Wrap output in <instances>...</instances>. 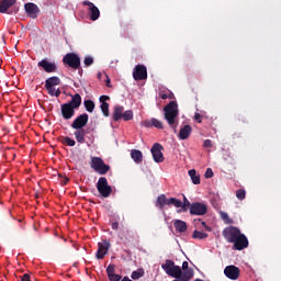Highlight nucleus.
Segmentation results:
<instances>
[{
	"mask_svg": "<svg viewBox=\"0 0 281 281\" xmlns=\"http://www.w3.org/2000/svg\"><path fill=\"white\" fill-rule=\"evenodd\" d=\"M161 269H164L165 273H167V276H170V278H176L180 280H186V278H189V281L194 278V269L190 268L188 261L182 262L181 269V267L175 265V261L167 259L165 263L161 265Z\"/></svg>",
	"mask_w": 281,
	"mask_h": 281,
	"instance_id": "obj_1",
	"label": "nucleus"
},
{
	"mask_svg": "<svg viewBox=\"0 0 281 281\" xmlns=\"http://www.w3.org/2000/svg\"><path fill=\"white\" fill-rule=\"evenodd\" d=\"M223 237L227 243H233V249L236 251H243L247 247V236L240 233L236 226H228L223 229Z\"/></svg>",
	"mask_w": 281,
	"mask_h": 281,
	"instance_id": "obj_2",
	"label": "nucleus"
},
{
	"mask_svg": "<svg viewBox=\"0 0 281 281\" xmlns=\"http://www.w3.org/2000/svg\"><path fill=\"white\" fill-rule=\"evenodd\" d=\"M164 111L167 124L172 128L173 133H177V126H179V121H177V117H179V105L177 104V101H170L164 108Z\"/></svg>",
	"mask_w": 281,
	"mask_h": 281,
	"instance_id": "obj_3",
	"label": "nucleus"
},
{
	"mask_svg": "<svg viewBox=\"0 0 281 281\" xmlns=\"http://www.w3.org/2000/svg\"><path fill=\"white\" fill-rule=\"evenodd\" d=\"M90 168L98 172V175H106L111 170V166L104 164V160L101 157H92L90 162Z\"/></svg>",
	"mask_w": 281,
	"mask_h": 281,
	"instance_id": "obj_4",
	"label": "nucleus"
},
{
	"mask_svg": "<svg viewBox=\"0 0 281 281\" xmlns=\"http://www.w3.org/2000/svg\"><path fill=\"white\" fill-rule=\"evenodd\" d=\"M97 190L103 199H109L111 196V192H113V188L109 186V180L105 177L99 178L97 182Z\"/></svg>",
	"mask_w": 281,
	"mask_h": 281,
	"instance_id": "obj_5",
	"label": "nucleus"
},
{
	"mask_svg": "<svg viewBox=\"0 0 281 281\" xmlns=\"http://www.w3.org/2000/svg\"><path fill=\"white\" fill-rule=\"evenodd\" d=\"M64 65H68L71 69H80V56L76 53H68L63 58Z\"/></svg>",
	"mask_w": 281,
	"mask_h": 281,
	"instance_id": "obj_6",
	"label": "nucleus"
},
{
	"mask_svg": "<svg viewBox=\"0 0 281 281\" xmlns=\"http://www.w3.org/2000/svg\"><path fill=\"white\" fill-rule=\"evenodd\" d=\"M37 67H41L46 74H56L58 71V65L56 61H50L47 58L37 63Z\"/></svg>",
	"mask_w": 281,
	"mask_h": 281,
	"instance_id": "obj_7",
	"label": "nucleus"
},
{
	"mask_svg": "<svg viewBox=\"0 0 281 281\" xmlns=\"http://www.w3.org/2000/svg\"><path fill=\"white\" fill-rule=\"evenodd\" d=\"M191 216H205L207 214V205L201 202L191 203L190 207Z\"/></svg>",
	"mask_w": 281,
	"mask_h": 281,
	"instance_id": "obj_8",
	"label": "nucleus"
},
{
	"mask_svg": "<svg viewBox=\"0 0 281 281\" xmlns=\"http://www.w3.org/2000/svg\"><path fill=\"white\" fill-rule=\"evenodd\" d=\"M109 249H111V243L106 239H103L98 244V250L95 254L97 260H104V256L109 254Z\"/></svg>",
	"mask_w": 281,
	"mask_h": 281,
	"instance_id": "obj_9",
	"label": "nucleus"
},
{
	"mask_svg": "<svg viewBox=\"0 0 281 281\" xmlns=\"http://www.w3.org/2000/svg\"><path fill=\"white\" fill-rule=\"evenodd\" d=\"M164 146L159 143H155L150 149V153L153 155V159L156 164H164Z\"/></svg>",
	"mask_w": 281,
	"mask_h": 281,
	"instance_id": "obj_10",
	"label": "nucleus"
},
{
	"mask_svg": "<svg viewBox=\"0 0 281 281\" xmlns=\"http://www.w3.org/2000/svg\"><path fill=\"white\" fill-rule=\"evenodd\" d=\"M88 123H89V114L83 113L75 119V121L71 124V128H74L75 131L83 130Z\"/></svg>",
	"mask_w": 281,
	"mask_h": 281,
	"instance_id": "obj_11",
	"label": "nucleus"
},
{
	"mask_svg": "<svg viewBox=\"0 0 281 281\" xmlns=\"http://www.w3.org/2000/svg\"><path fill=\"white\" fill-rule=\"evenodd\" d=\"M133 78L136 81L148 79V69L144 65H137L133 71Z\"/></svg>",
	"mask_w": 281,
	"mask_h": 281,
	"instance_id": "obj_12",
	"label": "nucleus"
},
{
	"mask_svg": "<svg viewBox=\"0 0 281 281\" xmlns=\"http://www.w3.org/2000/svg\"><path fill=\"white\" fill-rule=\"evenodd\" d=\"M82 4L88 7V13L91 21H98V19H100V9H98L93 2L85 0Z\"/></svg>",
	"mask_w": 281,
	"mask_h": 281,
	"instance_id": "obj_13",
	"label": "nucleus"
},
{
	"mask_svg": "<svg viewBox=\"0 0 281 281\" xmlns=\"http://www.w3.org/2000/svg\"><path fill=\"white\" fill-rule=\"evenodd\" d=\"M24 10L30 19H38V14H41V9L34 2L25 3Z\"/></svg>",
	"mask_w": 281,
	"mask_h": 281,
	"instance_id": "obj_14",
	"label": "nucleus"
},
{
	"mask_svg": "<svg viewBox=\"0 0 281 281\" xmlns=\"http://www.w3.org/2000/svg\"><path fill=\"white\" fill-rule=\"evenodd\" d=\"M224 276H226V278L229 280H238L240 277V269L236 266H227L224 269Z\"/></svg>",
	"mask_w": 281,
	"mask_h": 281,
	"instance_id": "obj_15",
	"label": "nucleus"
},
{
	"mask_svg": "<svg viewBox=\"0 0 281 281\" xmlns=\"http://www.w3.org/2000/svg\"><path fill=\"white\" fill-rule=\"evenodd\" d=\"M61 115L64 120H71L76 115V108L71 106L69 103L61 104Z\"/></svg>",
	"mask_w": 281,
	"mask_h": 281,
	"instance_id": "obj_16",
	"label": "nucleus"
},
{
	"mask_svg": "<svg viewBox=\"0 0 281 281\" xmlns=\"http://www.w3.org/2000/svg\"><path fill=\"white\" fill-rule=\"evenodd\" d=\"M16 3V0H0V12L1 14H11L8 12L12 5Z\"/></svg>",
	"mask_w": 281,
	"mask_h": 281,
	"instance_id": "obj_17",
	"label": "nucleus"
},
{
	"mask_svg": "<svg viewBox=\"0 0 281 281\" xmlns=\"http://www.w3.org/2000/svg\"><path fill=\"white\" fill-rule=\"evenodd\" d=\"M191 134H192V126L184 125L180 128L178 137L179 139H188V137H190Z\"/></svg>",
	"mask_w": 281,
	"mask_h": 281,
	"instance_id": "obj_18",
	"label": "nucleus"
},
{
	"mask_svg": "<svg viewBox=\"0 0 281 281\" xmlns=\"http://www.w3.org/2000/svg\"><path fill=\"white\" fill-rule=\"evenodd\" d=\"M173 227L176 232H179V234H183V232H188V223L181 220H176L173 222Z\"/></svg>",
	"mask_w": 281,
	"mask_h": 281,
	"instance_id": "obj_19",
	"label": "nucleus"
},
{
	"mask_svg": "<svg viewBox=\"0 0 281 281\" xmlns=\"http://www.w3.org/2000/svg\"><path fill=\"white\" fill-rule=\"evenodd\" d=\"M67 104H69L74 109H80V104H82V97L76 93L75 95H71V100Z\"/></svg>",
	"mask_w": 281,
	"mask_h": 281,
	"instance_id": "obj_20",
	"label": "nucleus"
},
{
	"mask_svg": "<svg viewBox=\"0 0 281 281\" xmlns=\"http://www.w3.org/2000/svg\"><path fill=\"white\" fill-rule=\"evenodd\" d=\"M124 116V106L122 105H116L114 108V112H113V121L114 122H120V120H122V117Z\"/></svg>",
	"mask_w": 281,
	"mask_h": 281,
	"instance_id": "obj_21",
	"label": "nucleus"
},
{
	"mask_svg": "<svg viewBox=\"0 0 281 281\" xmlns=\"http://www.w3.org/2000/svg\"><path fill=\"white\" fill-rule=\"evenodd\" d=\"M131 157L133 161H135V164H142V161L144 160V155L139 149H132Z\"/></svg>",
	"mask_w": 281,
	"mask_h": 281,
	"instance_id": "obj_22",
	"label": "nucleus"
},
{
	"mask_svg": "<svg viewBox=\"0 0 281 281\" xmlns=\"http://www.w3.org/2000/svg\"><path fill=\"white\" fill-rule=\"evenodd\" d=\"M145 126H147V128L154 126L155 128L164 130V122L157 119H151L150 121H145Z\"/></svg>",
	"mask_w": 281,
	"mask_h": 281,
	"instance_id": "obj_23",
	"label": "nucleus"
},
{
	"mask_svg": "<svg viewBox=\"0 0 281 281\" xmlns=\"http://www.w3.org/2000/svg\"><path fill=\"white\" fill-rule=\"evenodd\" d=\"M60 79L56 76L49 77L45 80V88L58 87Z\"/></svg>",
	"mask_w": 281,
	"mask_h": 281,
	"instance_id": "obj_24",
	"label": "nucleus"
},
{
	"mask_svg": "<svg viewBox=\"0 0 281 281\" xmlns=\"http://www.w3.org/2000/svg\"><path fill=\"white\" fill-rule=\"evenodd\" d=\"M189 177L191 178V181L194 186H199V183H201V176L196 175L195 169L189 170Z\"/></svg>",
	"mask_w": 281,
	"mask_h": 281,
	"instance_id": "obj_25",
	"label": "nucleus"
},
{
	"mask_svg": "<svg viewBox=\"0 0 281 281\" xmlns=\"http://www.w3.org/2000/svg\"><path fill=\"white\" fill-rule=\"evenodd\" d=\"M75 137H76V140L79 143V144H85L86 139H85V130H76V132L74 133Z\"/></svg>",
	"mask_w": 281,
	"mask_h": 281,
	"instance_id": "obj_26",
	"label": "nucleus"
},
{
	"mask_svg": "<svg viewBox=\"0 0 281 281\" xmlns=\"http://www.w3.org/2000/svg\"><path fill=\"white\" fill-rule=\"evenodd\" d=\"M192 238L196 240H205L207 238V233H203L201 231H193Z\"/></svg>",
	"mask_w": 281,
	"mask_h": 281,
	"instance_id": "obj_27",
	"label": "nucleus"
},
{
	"mask_svg": "<svg viewBox=\"0 0 281 281\" xmlns=\"http://www.w3.org/2000/svg\"><path fill=\"white\" fill-rule=\"evenodd\" d=\"M48 95L60 98V89H56V86H52L50 88H46Z\"/></svg>",
	"mask_w": 281,
	"mask_h": 281,
	"instance_id": "obj_28",
	"label": "nucleus"
},
{
	"mask_svg": "<svg viewBox=\"0 0 281 281\" xmlns=\"http://www.w3.org/2000/svg\"><path fill=\"white\" fill-rule=\"evenodd\" d=\"M156 205L158 207H164V205H168V199L166 198V194H160L157 198Z\"/></svg>",
	"mask_w": 281,
	"mask_h": 281,
	"instance_id": "obj_29",
	"label": "nucleus"
},
{
	"mask_svg": "<svg viewBox=\"0 0 281 281\" xmlns=\"http://www.w3.org/2000/svg\"><path fill=\"white\" fill-rule=\"evenodd\" d=\"M61 144H64V146L74 147V146H76V140H74V138H71L69 136H64V137H61Z\"/></svg>",
	"mask_w": 281,
	"mask_h": 281,
	"instance_id": "obj_30",
	"label": "nucleus"
},
{
	"mask_svg": "<svg viewBox=\"0 0 281 281\" xmlns=\"http://www.w3.org/2000/svg\"><path fill=\"white\" fill-rule=\"evenodd\" d=\"M86 110L88 113H93V109H95V103L91 100H86L83 102Z\"/></svg>",
	"mask_w": 281,
	"mask_h": 281,
	"instance_id": "obj_31",
	"label": "nucleus"
},
{
	"mask_svg": "<svg viewBox=\"0 0 281 281\" xmlns=\"http://www.w3.org/2000/svg\"><path fill=\"white\" fill-rule=\"evenodd\" d=\"M111 228L114 232H117L120 229V215H116L112 218Z\"/></svg>",
	"mask_w": 281,
	"mask_h": 281,
	"instance_id": "obj_32",
	"label": "nucleus"
},
{
	"mask_svg": "<svg viewBox=\"0 0 281 281\" xmlns=\"http://www.w3.org/2000/svg\"><path fill=\"white\" fill-rule=\"evenodd\" d=\"M132 280H139V278H144V269L139 268L136 271L132 272Z\"/></svg>",
	"mask_w": 281,
	"mask_h": 281,
	"instance_id": "obj_33",
	"label": "nucleus"
},
{
	"mask_svg": "<svg viewBox=\"0 0 281 281\" xmlns=\"http://www.w3.org/2000/svg\"><path fill=\"white\" fill-rule=\"evenodd\" d=\"M167 205H173V207H181V200L177 198H170L167 200Z\"/></svg>",
	"mask_w": 281,
	"mask_h": 281,
	"instance_id": "obj_34",
	"label": "nucleus"
},
{
	"mask_svg": "<svg viewBox=\"0 0 281 281\" xmlns=\"http://www.w3.org/2000/svg\"><path fill=\"white\" fill-rule=\"evenodd\" d=\"M191 203L190 200H188V198H186V195H183V202H181V206L183 212H188V207H191Z\"/></svg>",
	"mask_w": 281,
	"mask_h": 281,
	"instance_id": "obj_35",
	"label": "nucleus"
},
{
	"mask_svg": "<svg viewBox=\"0 0 281 281\" xmlns=\"http://www.w3.org/2000/svg\"><path fill=\"white\" fill-rule=\"evenodd\" d=\"M124 122H131L133 120V112L131 110H127L123 112V117Z\"/></svg>",
	"mask_w": 281,
	"mask_h": 281,
	"instance_id": "obj_36",
	"label": "nucleus"
},
{
	"mask_svg": "<svg viewBox=\"0 0 281 281\" xmlns=\"http://www.w3.org/2000/svg\"><path fill=\"white\" fill-rule=\"evenodd\" d=\"M106 276L108 278L111 276H115V265L110 263L106 268Z\"/></svg>",
	"mask_w": 281,
	"mask_h": 281,
	"instance_id": "obj_37",
	"label": "nucleus"
},
{
	"mask_svg": "<svg viewBox=\"0 0 281 281\" xmlns=\"http://www.w3.org/2000/svg\"><path fill=\"white\" fill-rule=\"evenodd\" d=\"M101 111L104 115V117H109V103H101Z\"/></svg>",
	"mask_w": 281,
	"mask_h": 281,
	"instance_id": "obj_38",
	"label": "nucleus"
},
{
	"mask_svg": "<svg viewBox=\"0 0 281 281\" xmlns=\"http://www.w3.org/2000/svg\"><path fill=\"white\" fill-rule=\"evenodd\" d=\"M246 194H247L246 191L243 189H239L236 191V196L239 201H244Z\"/></svg>",
	"mask_w": 281,
	"mask_h": 281,
	"instance_id": "obj_39",
	"label": "nucleus"
},
{
	"mask_svg": "<svg viewBox=\"0 0 281 281\" xmlns=\"http://www.w3.org/2000/svg\"><path fill=\"white\" fill-rule=\"evenodd\" d=\"M83 64L86 65V67H91V65H93V57L91 56L85 57Z\"/></svg>",
	"mask_w": 281,
	"mask_h": 281,
	"instance_id": "obj_40",
	"label": "nucleus"
},
{
	"mask_svg": "<svg viewBox=\"0 0 281 281\" xmlns=\"http://www.w3.org/2000/svg\"><path fill=\"white\" fill-rule=\"evenodd\" d=\"M204 177L205 179H212V177H214V171L212 170V168L206 169Z\"/></svg>",
	"mask_w": 281,
	"mask_h": 281,
	"instance_id": "obj_41",
	"label": "nucleus"
},
{
	"mask_svg": "<svg viewBox=\"0 0 281 281\" xmlns=\"http://www.w3.org/2000/svg\"><path fill=\"white\" fill-rule=\"evenodd\" d=\"M221 218L225 222V223H232V221H229V215L225 212H221Z\"/></svg>",
	"mask_w": 281,
	"mask_h": 281,
	"instance_id": "obj_42",
	"label": "nucleus"
},
{
	"mask_svg": "<svg viewBox=\"0 0 281 281\" xmlns=\"http://www.w3.org/2000/svg\"><path fill=\"white\" fill-rule=\"evenodd\" d=\"M108 278L110 281H121L122 280V276H120V274H112Z\"/></svg>",
	"mask_w": 281,
	"mask_h": 281,
	"instance_id": "obj_43",
	"label": "nucleus"
},
{
	"mask_svg": "<svg viewBox=\"0 0 281 281\" xmlns=\"http://www.w3.org/2000/svg\"><path fill=\"white\" fill-rule=\"evenodd\" d=\"M99 100H100L101 104H104V103H106V101L111 100V97H109V95H101L99 98Z\"/></svg>",
	"mask_w": 281,
	"mask_h": 281,
	"instance_id": "obj_44",
	"label": "nucleus"
},
{
	"mask_svg": "<svg viewBox=\"0 0 281 281\" xmlns=\"http://www.w3.org/2000/svg\"><path fill=\"white\" fill-rule=\"evenodd\" d=\"M194 120L198 122V124H201V122H203V116L200 113H195Z\"/></svg>",
	"mask_w": 281,
	"mask_h": 281,
	"instance_id": "obj_45",
	"label": "nucleus"
},
{
	"mask_svg": "<svg viewBox=\"0 0 281 281\" xmlns=\"http://www.w3.org/2000/svg\"><path fill=\"white\" fill-rule=\"evenodd\" d=\"M212 140L210 139H205L204 143H203V147L204 148H212Z\"/></svg>",
	"mask_w": 281,
	"mask_h": 281,
	"instance_id": "obj_46",
	"label": "nucleus"
},
{
	"mask_svg": "<svg viewBox=\"0 0 281 281\" xmlns=\"http://www.w3.org/2000/svg\"><path fill=\"white\" fill-rule=\"evenodd\" d=\"M126 234H128V231H122L119 233L117 237L120 240H124V236H126Z\"/></svg>",
	"mask_w": 281,
	"mask_h": 281,
	"instance_id": "obj_47",
	"label": "nucleus"
},
{
	"mask_svg": "<svg viewBox=\"0 0 281 281\" xmlns=\"http://www.w3.org/2000/svg\"><path fill=\"white\" fill-rule=\"evenodd\" d=\"M69 183V178L68 177H61V186H67Z\"/></svg>",
	"mask_w": 281,
	"mask_h": 281,
	"instance_id": "obj_48",
	"label": "nucleus"
},
{
	"mask_svg": "<svg viewBox=\"0 0 281 281\" xmlns=\"http://www.w3.org/2000/svg\"><path fill=\"white\" fill-rule=\"evenodd\" d=\"M21 281H31V280H30V274L24 273V274L21 277Z\"/></svg>",
	"mask_w": 281,
	"mask_h": 281,
	"instance_id": "obj_49",
	"label": "nucleus"
},
{
	"mask_svg": "<svg viewBox=\"0 0 281 281\" xmlns=\"http://www.w3.org/2000/svg\"><path fill=\"white\" fill-rule=\"evenodd\" d=\"M105 85L111 88V78H109V76H106Z\"/></svg>",
	"mask_w": 281,
	"mask_h": 281,
	"instance_id": "obj_50",
	"label": "nucleus"
},
{
	"mask_svg": "<svg viewBox=\"0 0 281 281\" xmlns=\"http://www.w3.org/2000/svg\"><path fill=\"white\" fill-rule=\"evenodd\" d=\"M160 98H161V100H168L169 97H168V94L164 93L160 95Z\"/></svg>",
	"mask_w": 281,
	"mask_h": 281,
	"instance_id": "obj_51",
	"label": "nucleus"
},
{
	"mask_svg": "<svg viewBox=\"0 0 281 281\" xmlns=\"http://www.w3.org/2000/svg\"><path fill=\"white\" fill-rule=\"evenodd\" d=\"M173 281H189V278L184 277V279H175Z\"/></svg>",
	"mask_w": 281,
	"mask_h": 281,
	"instance_id": "obj_52",
	"label": "nucleus"
},
{
	"mask_svg": "<svg viewBox=\"0 0 281 281\" xmlns=\"http://www.w3.org/2000/svg\"><path fill=\"white\" fill-rule=\"evenodd\" d=\"M204 229H206V232H212V227L210 226H204Z\"/></svg>",
	"mask_w": 281,
	"mask_h": 281,
	"instance_id": "obj_53",
	"label": "nucleus"
},
{
	"mask_svg": "<svg viewBox=\"0 0 281 281\" xmlns=\"http://www.w3.org/2000/svg\"><path fill=\"white\" fill-rule=\"evenodd\" d=\"M202 223V225H203V227H206L207 225L205 224V222H201Z\"/></svg>",
	"mask_w": 281,
	"mask_h": 281,
	"instance_id": "obj_54",
	"label": "nucleus"
}]
</instances>
